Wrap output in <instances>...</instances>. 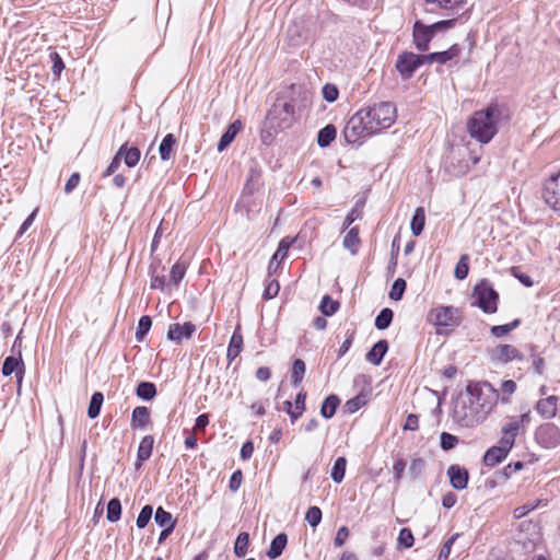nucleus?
Returning <instances> with one entry per match:
<instances>
[{"instance_id": "obj_55", "label": "nucleus", "mask_w": 560, "mask_h": 560, "mask_svg": "<svg viewBox=\"0 0 560 560\" xmlns=\"http://www.w3.org/2000/svg\"><path fill=\"white\" fill-rule=\"evenodd\" d=\"M425 462L421 457L412 458L409 466V474L412 479H417L424 470Z\"/></svg>"}, {"instance_id": "obj_56", "label": "nucleus", "mask_w": 560, "mask_h": 560, "mask_svg": "<svg viewBox=\"0 0 560 560\" xmlns=\"http://www.w3.org/2000/svg\"><path fill=\"white\" fill-rule=\"evenodd\" d=\"M440 440L441 447L444 451H450L458 444V438L447 432H443L440 436Z\"/></svg>"}, {"instance_id": "obj_29", "label": "nucleus", "mask_w": 560, "mask_h": 560, "mask_svg": "<svg viewBox=\"0 0 560 560\" xmlns=\"http://www.w3.org/2000/svg\"><path fill=\"white\" fill-rule=\"evenodd\" d=\"M340 404V399L336 395H329L325 398V400L322 404L320 407V415L326 418L330 419L336 413V410Z\"/></svg>"}, {"instance_id": "obj_12", "label": "nucleus", "mask_w": 560, "mask_h": 560, "mask_svg": "<svg viewBox=\"0 0 560 560\" xmlns=\"http://www.w3.org/2000/svg\"><path fill=\"white\" fill-rule=\"evenodd\" d=\"M510 443L508 439H500L498 445L491 446L485 453L483 464L488 467H494L504 460L513 447Z\"/></svg>"}, {"instance_id": "obj_34", "label": "nucleus", "mask_w": 560, "mask_h": 560, "mask_svg": "<svg viewBox=\"0 0 560 560\" xmlns=\"http://www.w3.org/2000/svg\"><path fill=\"white\" fill-rule=\"evenodd\" d=\"M518 351L512 345H501L497 348V358L502 362H510L517 358Z\"/></svg>"}, {"instance_id": "obj_37", "label": "nucleus", "mask_w": 560, "mask_h": 560, "mask_svg": "<svg viewBox=\"0 0 560 560\" xmlns=\"http://www.w3.org/2000/svg\"><path fill=\"white\" fill-rule=\"evenodd\" d=\"M305 371V362L302 359H295L291 372V381L294 386H298L303 381Z\"/></svg>"}, {"instance_id": "obj_9", "label": "nucleus", "mask_w": 560, "mask_h": 560, "mask_svg": "<svg viewBox=\"0 0 560 560\" xmlns=\"http://www.w3.org/2000/svg\"><path fill=\"white\" fill-rule=\"evenodd\" d=\"M421 67L419 55L412 51H402L398 55L395 68L402 80H409Z\"/></svg>"}, {"instance_id": "obj_50", "label": "nucleus", "mask_w": 560, "mask_h": 560, "mask_svg": "<svg viewBox=\"0 0 560 560\" xmlns=\"http://www.w3.org/2000/svg\"><path fill=\"white\" fill-rule=\"evenodd\" d=\"M415 538L409 528H401L398 535L397 545L404 548H410L413 546Z\"/></svg>"}, {"instance_id": "obj_58", "label": "nucleus", "mask_w": 560, "mask_h": 560, "mask_svg": "<svg viewBox=\"0 0 560 560\" xmlns=\"http://www.w3.org/2000/svg\"><path fill=\"white\" fill-rule=\"evenodd\" d=\"M279 290H280L279 282L277 280H270L266 284L262 296L265 300L273 299L278 295Z\"/></svg>"}, {"instance_id": "obj_2", "label": "nucleus", "mask_w": 560, "mask_h": 560, "mask_svg": "<svg viewBox=\"0 0 560 560\" xmlns=\"http://www.w3.org/2000/svg\"><path fill=\"white\" fill-rule=\"evenodd\" d=\"M487 405H476L466 390L455 400L452 417L463 428H475L487 419Z\"/></svg>"}, {"instance_id": "obj_24", "label": "nucleus", "mask_w": 560, "mask_h": 560, "mask_svg": "<svg viewBox=\"0 0 560 560\" xmlns=\"http://www.w3.org/2000/svg\"><path fill=\"white\" fill-rule=\"evenodd\" d=\"M288 542V537L284 533L278 534L270 544L269 550L267 551V556L269 559H277L283 552Z\"/></svg>"}, {"instance_id": "obj_28", "label": "nucleus", "mask_w": 560, "mask_h": 560, "mask_svg": "<svg viewBox=\"0 0 560 560\" xmlns=\"http://www.w3.org/2000/svg\"><path fill=\"white\" fill-rule=\"evenodd\" d=\"M521 429V424L518 423L516 418H512L509 422H506L501 428L502 436L501 439H508L511 445H514L515 438L517 436Z\"/></svg>"}, {"instance_id": "obj_47", "label": "nucleus", "mask_w": 560, "mask_h": 560, "mask_svg": "<svg viewBox=\"0 0 560 560\" xmlns=\"http://www.w3.org/2000/svg\"><path fill=\"white\" fill-rule=\"evenodd\" d=\"M460 54V47L453 45L450 49L436 52V62L444 65Z\"/></svg>"}, {"instance_id": "obj_63", "label": "nucleus", "mask_w": 560, "mask_h": 560, "mask_svg": "<svg viewBox=\"0 0 560 560\" xmlns=\"http://www.w3.org/2000/svg\"><path fill=\"white\" fill-rule=\"evenodd\" d=\"M349 529L347 526H342L338 529L334 544L336 547H341L349 537Z\"/></svg>"}, {"instance_id": "obj_64", "label": "nucleus", "mask_w": 560, "mask_h": 560, "mask_svg": "<svg viewBox=\"0 0 560 560\" xmlns=\"http://www.w3.org/2000/svg\"><path fill=\"white\" fill-rule=\"evenodd\" d=\"M419 428V417L415 413H410L406 418L404 430L416 431Z\"/></svg>"}, {"instance_id": "obj_14", "label": "nucleus", "mask_w": 560, "mask_h": 560, "mask_svg": "<svg viewBox=\"0 0 560 560\" xmlns=\"http://www.w3.org/2000/svg\"><path fill=\"white\" fill-rule=\"evenodd\" d=\"M195 330L196 326L190 322L183 325L175 323L168 327L167 339L176 343H180L183 339H189Z\"/></svg>"}, {"instance_id": "obj_16", "label": "nucleus", "mask_w": 560, "mask_h": 560, "mask_svg": "<svg viewBox=\"0 0 560 560\" xmlns=\"http://www.w3.org/2000/svg\"><path fill=\"white\" fill-rule=\"evenodd\" d=\"M153 444L154 438L152 435H145L142 438L137 452V462L135 464L137 469L140 468L142 464L151 457Z\"/></svg>"}, {"instance_id": "obj_22", "label": "nucleus", "mask_w": 560, "mask_h": 560, "mask_svg": "<svg viewBox=\"0 0 560 560\" xmlns=\"http://www.w3.org/2000/svg\"><path fill=\"white\" fill-rule=\"evenodd\" d=\"M342 245L350 252L351 255H357L361 245V238L359 237V228L353 226L349 229L343 237Z\"/></svg>"}, {"instance_id": "obj_52", "label": "nucleus", "mask_w": 560, "mask_h": 560, "mask_svg": "<svg viewBox=\"0 0 560 560\" xmlns=\"http://www.w3.org/2000/svg\"><path fill=\"white\" fill-rule=\"evenodd\" d=\"M542 503L541 500H536L535 502H529L524 505L517 506L513 511V515L515 518H522L527 515L529 512L534 511L539 504Z\"/></svg>"}, {"instance_id": "obj_59", "label": "nucleus", "mask_w": 560, "mask_h": 560, "mask_svg": "<svg viewBox=\"0 0 560 560\" xmlns=\"http://www.w3.org/2000/svg\"><path fill=\"white\" fill-rule=\"evenodd\" d=\"M323 97L325 101L332 103L338 98L339 92L336 85L334 84H326L323 90Z\"/></svg>"}, {"instance_id": "obj_31", "label": "nucleus", "mask_w": 560, "mask_h": 560, "mask_svg": "<svg viewBox=\"0 0 560 560\" xmlns=\"http://www.w3.org/2000/svg\"><path fill=\"white\" fill-rule=\"evenodd\" d=\"M425 223V213L422 207H418L412 215L410 229L415 236H419Z\"/></svg>"}, {"instance_id": "obj_8", "label": "nucleus", "mask_w": 560, "mask_h": 560, "mask_svg": "<svg viewBox=\"0 0 560 560\" xmlns=\"http://www.w3.org/2000/svg\"><path fill=\"white\" fill-rule=\"evenodd\" d=\"M467 392L470 394L472 400L478 406L487 405V415L491 412L492 408L497 404L499 394L488 382H469Z\"/></svg>"}, {"instance_id": "obj_18", "label": "nucleus", "mask_w": 560, "mask_h": 560, "mask_svg": "<svg viewBox=\"0 0 560 560\" xmlns=\"http://www.w3.org/2000/svg\"><path fill=\"white\" fill-rule=\"evenodd\" d=\"M388 350V342L385 339L378 340L366 353L365 358L366 360L374 364L380 365L384 355L386 354Z\"/></svg>"}, {"instance_id": "obj_54", "label": "nucleus", "mask_w": 560, "mask_h": 560, "mask_svg": "<svg viewBox=\"0 0 560 560\" xmlns=\"http://www.w3.org/2000/svg\"><path fill=\"white\" fill-rule=\"evenodd\" d=\"M305 521L312 527H316L322 521V510L318 506H311L305 514Z\"/></svg>"}, {"instance_id": "obj_15", "label": "nucleus", "mask_w": 560, "mask_h": 560, "mask_svg": "<svg viewBox=\"0 0 560 560\" xmlns=\"http://www.w3.org/2000/svg\"><path fill=\"white\" fill-rule=\"evenodd\" d=\"M15 372L18 382L21 383L24 374V363L22 360L21 350L18 351V355L7 357L2 364V374L4 376L11 375Z\"/></svg>"}, {"instance_id": "obj_23", "label": "nucleus", "mask_w": 560, "mask_h": 560, "mask_svg": "<svg viewBox=\"0 0 560 560\" xmlns=\"http://www.w3.org/2000/svg\"><path fill=\"white\" fill-rule=\"evenodd\" d=\"M150 421V410L144 406L136 407L131 415V428H144Z\"/></svg>"}, {"instance_id": "obj_7", "label": "nucleus", "mask_w": 560, "mask_h": 560, "mask_svg": "<svg viewBox=\"0 0 560 560\" xmlns=\"http://www.w3.org/2000/svg\"><path fill=\"white\" fill-rule=\"evenodd\" d=\"M454 24V20L440 21L432 25H424L417 21L413 25V43L418 50L429 49V43L436 31L446 30Z\"/></svg>"}, {"instance_id": "obj_43", "label": "nucleus", "mask_w": 560, "mask_h": 560, "mask_svg": "<svg viewBox=\"0 0 560 560\" xmlns=\"http://www.w3.org/2000/svg\"><path fill=\"white\" fill-rule=\"evenodd\" d=\"M469 256L467 254H464L459 257V260L456 264L454 276L458 280H464L468 276L469 270Z\"/></svg>"}, {"instance_id": "obj_51", "label": "nucleus", "mask_w": 560, "mask_h": 560, "mask_svg": "<svg viewBox=\"0 0 560 560\" xmlns=\"http://www.w3.org/2000/svg\"><path fill=\"white\" fill-rule=\"evenodd\" d=\"M153 513V508L151 505H144L136 521V525L138 528H144L150 522Z\"/></svg>"}, {"instance_id": "obj_62", "label": "nucleus", "mask_w": 560, "mask_h": 560, "mask_svg": "<svg viewBox=\"0 0 560 560\" xmlns=\"http://www.w3.org/2000/svg\"><path fill=\"white\" fill-rule=\"evenodd\" d=\"M290 244L291 243H288L285 240H282L279 243L278 249L276 250V253L272 256V260H282V259H284L287 254H288V249H289Z\"/></svg>"}, {"instance_id": "obj_19", "label": "nucleus", "mask_w": 560, "mask_h": 560, "mask_svg": "<svg viewBox=\"0 0 560 560\" xmlns=\"http://www.w3.org/2000/svg\"><path fill=\"white\" fill-rule=\"evenodd\" d=\"M242 128H243V124L241 120L233 121L228 127L225 132L221 136V139L218 143V151L221 152L224 149H226L230 145V143L234 140L236 135L242 130Z\"/></svg>"}, {"instance_id": "obj_26", "label": "nucleus", "mask_w": 560, "mask_h": 560, "mask_svg": "<svg viewBox=\"0 0 560 560\" xmlns=\"http://www.w3.org/2000/svg\"><path fill=\"white\" fill-rule=\"evenodd\" d=\"M427 4V11L442 10H454L462 5L465 0H424Z\"/></svg>"}, {"instance_id": "obj_20", "label": "nucleus", "mask_w": 560, "mask_h": 560, "mask_svg": "<svg viewBox=\"0 0 560 560\" xmlns=\"http://www.w3.org/2000/svg\"><path fill=\"white\" fill-rule=\"evenodd\" d=\"M242 349H243V336L241 334V327L238 325L235 328V330L231 337L229 347H228L226 357H228L229 361L232 362L234 359H236L238 357V354L241 353Z\"/></svg>"}, {"instance_id": "obj_38", "label": "nucleus", "mask_w": 560, "mask_h": 560, "mask_svg": "<svg viewBox=\"0 0 560 560\" xmlns=\"http://www.w3.org/2000/svg\"><path fill=\"white\" fill-rule=\"evenodd\" d=\"M104 396L101 392H95L90 400V405L88 408V416L91 419H95L100 412L103 405Z\"/></svg>"}, {"instance_id": "obj_6", "label": "nucleus", "mask_w": 560, "mask_h": 560, "mask_svg": "<svg viewBox=\"0 0 560 560\" xmlns=\"http://www.w3.org/2000/svg\"><path fill=\"white\" fill-rule=\"evenodd\" d=\"M471 298V305L479 307L486 314H493L498 311L499 293L494 290L488 279H481L475 287Z\"/></svg>"}, {"instance_id": "obj_32", "label": "nucleus", "mask_w": 560, "mask_h": 560, "mask_svg": "<svg viewBox=\"0 0 560 560\" xmlns=\"http://www.w3.org/2000/svg\"><path fill=\"white\" fill-rule=\"evenodd\" d=\"M136 394L141 399L151 400L156 395V387L151 382H141L137 386Z\"/></svg>"}, {"instance_id": "obj_35", "label": "nucleus", "mask_w": 560, "mask_h": 560, "mask_svg": "<svg viewBox=\"0 0 560 560\" xmlns=\"http://www.w3.org/2000/svg\"><path fill=\"white\" fill-rule=\"evenodd\" d=\"M369 400V395L366 393H360L355 397L349 399L346 405V411L349 413H354L361 407L365 406Z\"/></svg>"}, {"instance_id": "obj_45", "label": "nucleus", "mask_w": 560, "mask_h": 560, "mask_svg": "<svg viewBox=\"0 0 560 560\" xmlns=\"http://www.w3.org/2000/svg\"><path fill=\"white\" fill-rule=\"evenodd\" d=\"M305 400H306V393L300 392L295 397L294 408H293V411L291 412V421L292 422L296 421L304 412Z\"/></svg>"}, {"instance_id": "obj_41", "label": "nucleus", "mask_w": 560, "mask_h": 560, "mask_svg": "<svg viewBox=\"0 0 560 560\" xmlns=\"http://www.w3.org/2000/svg\"><path fill=\"white\" fill-rule=\"evenodd\" d=\"M121 516V503L119 499L113 498L107 504L106 518L110 523L119 521Z\"/></svg>"}, {"instance_id": "obj_36", "label": "nucleus", "mask_w": 560, "mask_h": 560, "mask_svg": "<svg viewBox=\"0 0 560 560\" xmlns=\"http://www.w3.org/2000/svg\"><path fill=\"white\" fill-rule=\"evenodd\" d=\"M249 545V534L246 532H242L236 537L235 544H234V553L238 558H243L247 553V548Z\"/></svg>"}, {"instance_id": "obj_3", "label": "nucleus", "mask_w": 560, "mask_h": 560, "mask_svg": "<svg viewBox=\"0 0 560 560\" xmlns=\"http://www.w3.org/2000/svg\"><path fill=\"white\" fill-rule=\"evenodd\" d=\"M428 323L435 327L436 334H447L462 323L460 311L454 306L440 305L427 315Z\"/></svg>"}, {"instance_id": "obj_61", "label": "nucleus", "mask_w": 560, "mask_h": 560, "mask_svg": "<svg viewBox=\"0 0 560 560\" xmlns=\"http://www.w3.org/2000/svg\"><path fill=\"white\" fill-rule=\"evenodd\" d=\"M511 273L516 279H518L525 287H532L533 283H534L532 278L528 275L521 272L518 267H512L511 268Z\"/></svg>"}, {"instance_id": "obj_42", "label": "nucleus", "mask_w": 560, "mask_h": 560, "mask_svg": "<svg viewBox=\"0 0 560 560\" xmlns=\"http://www.w3.org/2000/svg\"><path fill=\"white\" fill-rule=\"evenodd\" d=\"M346 466H347V459L345 457H338L335 463H334V466H332V469H331V479L337 482V483H340L343 478H345V472H346Z\"/></svg>"}, {"instance_id": "obj_11", "label": "nucleus", "mask_w": 560, "mask_h": 560, "mask_svg": "<svg viewBox=\"0 0 560 560\" xmlns=\"http://www.w3.org/2000/svg\"><path fill=\"white\" fill-rule=\"evenodd\" d=\"M542 198L551 209L560 211V172L546 180Z\"/></svg>"}, {"instance_id": "obj_17", "label": "nucleus", "mask_w": 560, "mask_h": 560, "mask_svg": "<svg viewBox=\"0 0 560 560\" xmlns=\"http://www.w3.org/2000/svg\"><path fill=\"white\" fill-rule=\"evenodd\" d=\"M557 406L558 397L552 395L547 398L538 400L536 405V410L541 417L546 419H551L557 413Z\"/></svg>"}, {"instance_id": "obj_4", "label": "nucleus", "mask_w": 560, "mask_h": 560, "mask_svg": "<svg viewBox=\"0 0 560 560\" xmlns=\"http://www.w3.org/2000/svg\"><path fill=\"white\" fill-rule=\"evenodd\" d=\"M363 110L368 118V124L373 126L375 133L382 129L389 128L397 118L396 107L390 102H381Z\"/></svg>"}, {"instance_id": "obj_21", "label": "nucleus", "mask_w": 560, "mask_h": 560, "mask_svg": "<svg viewBox=\"0 0 560 560\" xmlns=\"http://www.w3.org/2000/svg\"><path fill=\"white\" fill-rule=\"evenodd\" d=\"M118 155L121 156L128 167H133L138 164L141 152L137 147L128 148L125 143L118 149Z\"/></svg>"}, {"instance_id": "obj_48", "label": "nucleus", "mask_w": 560, "mask_h": 560, "mask_svg": "<svg viewBox=\"0 0 560 560\" xmlns=\"http://www.w3.org/2000/svg\"><path fill=\"white\" fill-rule=\"evenodd\" d=\"M406 287H407L406 281L402 278H397L394 281L392 289L389 291V299H392L394 301L401 300L404 292L406 290Z\"/></svg>"}, {"instance_id": "obj_39", "label": "nucleus", "mask_w": 560, "mask_h": 560, "mask_svg": "<svg viewBox=\"0 0 560 560\" xmlns=\"http://www.w3.org/2000/svg\"><path fill=\"white\" fill-rule=\"evenodd\" d=\"M393 318H394V312L390 308L385 307L376 316V318H375V327L378 330H384V329L389 327V325L393 322Z\"/></svg>"}, {"instance_id": "obj_25", "label": "nucleus", "mask_w": 560, "mask_h": 560, "mask_svg": "<svg viewBox=\"0 0 560 560\" xmlns=\"http://www.w3.org/2000/svg\"><path fill=\"white\" fill-rule=\"evenodd\" d=\"M273 120V112H269L260 133L261 141L265 144H270L273 140V135L278 132V126L275 125Z\"/></svg>"}, {"instance_id": "obj_49", "label": "nucleus", "mask_w": 560, "mask_h": 560, "mask_svg": "<svg viewBox=\"0 0 560 560\" xmlns=\"http://www.w3.org/2000/svg\"><path fill=\"white\" fill-rule=\"evenodd\" d=\"M152 326V319L150 316H142L139 319L137 331H136V339L138 341H141L144 336L149 332L150 328Z\"/></svg>"}, {"instance_id": "obj_10", "label": "nucleus", "mask_w": 560, "mask_h": 560, "mask_svg": "<svg viewBox=\"0 0 560 560\" xmlns=\"http://www.w3.org/2000/svg\"><path fill=\"white\" fill-rule=\"evenodd\" d=\"M535 440L545 448L557 447L560 444V430L553 423H544L536 429Z\"/></svg>"}, {"instance_id": "obj_40", "label": "nucleus", "mask_w": 560, "mask_h": 560, "mask_svg": "<svg viewBox=\"0 0 560 560\" xmlns=\"http://www.w3.org/2000/svg\"><path fill=\"white\" fill-rule=\"evenodd\" d=\"M186 264L184 261L178 260L173 265L170 272V284L178 285V283L183 280L186 273Z\"/></svg>"}, {"instance_id": "obj_33", "label": "nucleus", "mask_w": 560, "mask_h": 560, "mask_svg": "<svg viewBox=\"0 0 560 560\" xmlns=\"http://www.w3.org/2000/svg\"><path fill=\"white\" fill-rule=\"evenodd\" d=\"M154 521L161 527H175L176 525V521L173 518L172 514L162 506L156 509Z\"/></svg>"}, {"instance_id": "obj_5", "label": "nucleus", "mask_w": 560, "mask_h": 560, "mask_svg": "<svg viewBox=\"0 0 560 560\" xmlns=\"http://www.w3.org/2000/svg\"><path fill=\"white\" fill-rule=\"evenodd\" d=\"M374 133L373 126L368 124L363 109L351 116L343 128V137L351 144H361L364 139Z\"/></svg>"}, {"instance_id": "obj_30", "label": "nucleus", "mask_w": 560, "mask_h": 560, "mask_svg": "<svg viewBox=\"0 0 560 560\" xmlns=\"http://www.w3.org/2000/svg\"><path fill=\"white\" fill-rule=\"evenodd\" d=\"M337 129L334 125H327L318 131L317 143L320 148L328 147L336 138Z\"/></svg>"}, {"instance_id": "obj_57", "label": "nucleus", "mask_w": 560, "mask_h": 560, "mask_svg": "<svg viewBox=\"0 0 560 560\" xmlns=\"http://www.w3.org/2000/svg\"><path fill=\"white\" fill-rule=\"evenodd\" d=\"M459 537V534H454L451 536L442 546L440 553H439V560H447L451 553V549L455 540Z\"/></svg>"}, {"instance_id": "obj_13", "label": "nucleus", "mask_w": 560, "mask_h": 560, "mask_svg": "<svg viewBox=\"0 0 560 560\" xmlns=\"http://www.w3.org/2000/svg\"><path fill=\"white\" fill-rule=\"evenodd\" d=\"M447 476L452 487L456 490H464L468 486L469 472L465 467L459 465H451L447 468Z\"/></svg>"}, {"instance_id": "obj_60", "label": "nucleus", "mask_w": 560, "mask_h": 560, "mask_svg": "<svg viewBox=\"0 0 560 560\" xmlns=\"http://www.w3.org/2000/svg\"><path fill=\"white\" fill-rule=\"evenodd\" d=\"M242 481H243L242 471L241 470L234 471L232 474V476L230 478V482H229L230 490L233 492H236L240 489Z\"/></svg>"}, {"instance_id": "obj_44", "label": "nucleus", "mask_w": 560, "mask_h": 560, "mask_svg": "<svg viewBox=\"0 0 560 560\" xmlns=\"http://www.w3.org/2000/svg\"><path fill=\"white\" fill-rule=\"evenodd\" d=\"M339 306L338 301L332 300L329 295H325L322 299L319 310L325 316H331L338 311Z\"/></svg>"}, {"instance_id": "obj_53", "label": "nucleus", "mask_w": 560, "mask_h": 560, "mask_svg": "<svg viewBox=\"0 0 560 560\" xmlns=\"http://www.w3.org/2000/svg\"><path fill=\"white\" fill-rule=\"evenodd\" d=\"M49 59L52 62L51 71L54 75L59 79L62 70L65 69V63L62 58L57 51H52L49 54Z\"/></svg>"}, {"instance_id": "obj_1", "label": "nucleus", "mask_w": 560, "mask_h": 560, "mask_svg": "<svg viewBox=\"0 0 560 560\" xmlns=\"http://www.w3.org/2000/svg\"><path fill=\"white\" fill-rule=\"evenodd\" d=\"M501 115L502 112L498 105H490L475 112L467 122L469 136L482 144L489 143L498 133Z\"/></svg>"}, {"instance_id": "obj_46", "label": "nucleus", "mask_w": 560, "mask_h": 560, "mask_svg": "<svg viewBox=\"0 0 560 560\" xmlns=\"http://www.w3.org/2000/svg\"><path fill=\"white\" fill-rule=\"evenodd\" d=\"M521 324V320L518 318L514 319L512 323L510 324H505V325H498V326H492L491 327V334L497 337V338H500V337H503V336H506L508 334H510L513 329H515L516 327H518Z\"/></svg>"}, {"instance_id": "obj_27", "label": "nucleus", "mask_w": 560, "mask_h": 560, "mask_svg": "<svg viewBox=\"0 0 560 560\" xmlns=\"http://www.w3.org/2000/svg\"><path fill=\"white\" fill-rule=\"evenodd\" d=\"M176 142H177V140L173 133H167L163 138V140L159 147V153L163 161H167L172 158L173 148L176 144Z\"/></svg>"}]
</instances>
